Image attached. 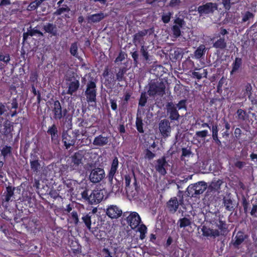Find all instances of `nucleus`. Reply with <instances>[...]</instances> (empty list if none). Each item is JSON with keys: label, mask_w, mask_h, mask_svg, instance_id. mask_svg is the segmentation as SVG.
<instances>
[{"label": "nucleus", "mask_w": 257, "mask_h": 257, "mask_svg": "<svg viewBox=\"0 0 257 257\" xmlns=\"http://www.w3.org/2000/svg\"><path fill=\"white\" fill-rule=\"evenodd\" d=\"M167 166V164L165 158L163 157L157 160V164L156 166V169L160 174L165 175L166 173L165 167Z\"/></svg>", "instance_id": "obj_19"}, {"label": "nucleus", "mask_w": 257, "mask_h": 257, "mask_svg": "<svg viewBox=\"0 0 257 257\" xmlns=\"http://www.w3.org/2000/svg\"><path fill=\"white\" fill-rule=\"evenodd\" d=\"M243 92V97L247 96L251 101L252 104H256V100L253 95L252 87L250 83H246L243 84L242 89Z\"/></svg>", "instance_id": "obj_10"}, {"label": "nucleus", "mask_w": 257, "mask_h": 257, "mask_svg": "<svg viewBox=\"0 0 257 257\" xmlns=\"http://www.w3.org/2000/svg\"><path fill=\"white\" fill-rule=\"evenodd\" d=\"M250 214L255 217H257V205H253L250 212Z\"/></svg>", "instance_id": "obj_56"}, {"label": "nucleus", "mask_w": 257, "mask_h": 257, "mask_svg": "<svg viewBox=\"0 0 257 257\" xmlns=\"http://www.w3.org/2000/svg\"><path fill=\"white\" fill-rule=\"evenodd\" d=\"M246 236L242 232H238L235 236L234 238L232 240L233 245L235 247L238 246L244 240Z\"/></svg>", "instance_id": "obj_23"}, {"label": "nucleus", "mask_w": 257, "mask_h": 257, "mask_svg": "<svg viewBox=\"0 0 257 257\" xmlns=\"http://www.w3.org/2000/svg\"><path fill=\"white\" fill-rule=\"evenodd\" d=\"M73 137L77 141V144L80 145L81 146L85 145L86 144L87 139H82L81 140L80 139V135L82 136H86L87 132L85 130H82L81 132L79 130H75L72 132Z\"/></svg>", "instance_id": "obj_14"}, {"label": "nucleus", "mask_w": 257, "mask_h": 257, "mask_svg": "<svg viewBox=\"0 0 257 257\" xmlns=\"http://www.w3.org/2000/svg\"><path fill=\"white\" fill-rule=\"evenodd\" d=\"M108 142V141L107 137L99 135L94 138L93 144L95 146H103L106 145Z\"/></svg>", "instance_id": "obj_26"}, {"label": "nucleus", "mask_w": 257, "mask_h": 257, "mask_svg": "<svg viewBox=\"0 0 257 257\" xmlns=\"http://www.w3.org/2000/svg\"><path fill=\"white\" fill-rule=\"evenodd\" d=\"M11 148L10 147L5 146L2 150V154L6 157L11 153Z\"/></svg>", "instance_id": "obj_45"}, {"label": "nucleus", "mask_w": 257, "mask_h": 257, "mask_svg": "<svg viewBox=\"0 0 257 257\" xmlns=\"http://www.w3.org/2000/svg\"><path fill=\"white\" fill-rule=\"evenodd\" d=\"M105 177V172L103 169L96 168L93 169L89 175L90 181L93 183H98L101 181Z\"/></svg>", "instance_id": "obj_7"}, {"label": "nucleus", "mask_w": 257, "mask_h": 257, "mask_svg": "<svg viewBox=\"0 0 257 257\" xmlns=\"http://www.w3.org/2000/svg\"><path fill=\"white\" fill-rule=\"evenodd\" d=\"M71 217L75 224H77L79 221L78 215L76 212L73 211L71 213Z\"/></svg>", "instance_id": "obj_54"}, {"label": "nucleus", "mask_w": 257, "mask_h": 257, "mask_svg": "<svg viewBox=\"0 0 257 257\" xmlns=\"http://www.w3.org/2000/svg\"><path fill=\"white\" fill-rule=\"evenodd\" d=\"M222 4L226 10H229L230 8V0H222Z\"/></svg>", "instance_id": "obj_58"}, {"label": "nucleus", "mask_w": 257, "mask_h": 257, "mask_svg": "<svg viewBox=\"0 0 257 257\" xmlns=\"http://www.w3.org/2000/svg\"><path fill=\"white\" fill-rule=\"evenodd\" d=\"M159 130L164 137H167L170 135L171 127L169 121L163 120L159 123Z\"/></svg>", "instance_id": "obj_13"}, {"label": "nucleus", "mask_w": 257, "mask_h": 257, "mask_svg": "<svg viewBox=\"0 0 257 257\" xmlns=\"http://www.w3.org/2000/svg\"><path fill=\"white\" fill-rule=\"evenodd\" d=\"M78 47L76 43H73L70 47V53L71 54L76 56L77 55V52Z\"/></svg>", "instance_id": "obj_43"}, {"label": "nucleus", "mask_w": 257, "mask_h": 257, "mask_svg": "<svg viewBox=\"0 0 257 257\" xmlns=\"http://www.w3.org/2000/svg\"><path fill=\"white\" fill-rule=\"evenodd\" d=\"M122 211L115 205H110L107 209V215L111 218H116L120 216Z\"/></svg>", "instance_id": "obj_15"}, {"label": "nucleus", "mask_w": 257, "mask_h": 257, "mask_svg": "<svg viewBox=\"0 0 257 257\" xmlns=\"http://www.w3.org/2000/svg\"><path fill=\"white\" fill-rule=\"evenodd\" d=\"M82 220L88 229H90L91 221V217L89 215H86L82 217Z\"/></svg>", "instance_id": "obj_37"}, {"label": "nucleus", "mask_w": 257, "mask_h": 257, "mask_svg": "<svg viewBox=\"0 0 257 257\" xmlns=\"http://www.w3.org/2000/svg\"><path fill=\"white\" fill-rule=\"evenodd\" d=\"M155 157V154L151 151L147 150L146 154V157L149 159H152Z\"/></svg>", "instance_id": "obj_60"}, {"label": "nucleus", "mask_w": 257, "mask_h": 257, "mask_svg": "<svg viewBox=\"0 0 257 257\" xmlns=\"http://www.w3.org/2000/svg\"><path fill=\"white\" fill-rule=\"evenodd\" d=\"M124 73L125 71L123 69L119 70L118 73L116 74V78L118 81H121L122 79Z\"/></svg>", "instance_id": "obj_51"}, {"label": "nucleus", "mask_w": 257, "mask_h": 257, "mask_svg": "<svg viewBox=\"0 0 257 257\" xmlns=\"http://www.w3.org/2000/svg\"><path fill=\"white\" fill-rule=\"evenodd\" d=\"M191 224V221L190 219L186 217H184L180 219L178 221V224L180 227H185L190 225Z\"/></svg>", "instance_id": "obj_34"}, {"label": "nucleus", "mask_w": 257, "mask_h": 257, "mask_svg": "<svg viewBox=\"0 0 257 257\" xmlns=\"http://www.w3.org/2000/svg\"><path fill=\"white\" fill-rule=\"evenodd\" d=\"M241 17L242 23L247 22V23L249 24L251 21L253 19L254 15L249 11H246L241 14Z\"/></svg>", "instance_id": "obj_28"}, {"label": "nucleus", "mask_w": 257, "mask_h": 257, "mask_svg": "<svg viewBox=\"0 0 257 257\" xmlns=\"http://www.w3.org/2000/svg\"><path fill=\"white\" fill-rule=\"evenodd\" d=\"M125 58L124 55L121 53H120L117 57L115 59V62H121Z\"/></svg>", "instance_id": "obj_59"}, {"label": "nucleus", "mask_w": 257, "mask_h": 257, "mask_svg": "<svg viewBox=\"0 0 257 257\" xmlns=\"http://www.w3.org/2000/svg\"><path fill=\"white\" fill-rule=\"evenodd\" d=\"M10 61V55L7 54L6 55H4L3 54H0V61H3L6 63H8Z\"/></svg>", "instance_id": "obj_48"}, {"label": "nucleus", "mask_w": 257, "mask_h": 257, "mask_svg": "<svg viewBox=\"0 0 257 257\" xmlns=\"http://www.w3.org/2000/svg\"><path fill=\"white\" fill-rule=\"evenodd\" d=\"M241 59L239 58H236L234 62L232 64V69L231 71V74L236 72L241 65Z\"/></svg>", "instance_id": "obj_33"}, {"label": "nucleus", "mask_w": 257, "mask_h": 257, "mask_svg": "<svg viewBox=\"0 0 257 257\" xmlns=\"http://www.w3.org/2000/svg\"><path fill=\"white\" fill-rule=\"evenodd\" d=\"M237 118L243 120L246 117V112L241 109H238L236 112Z\"/></svg>", "instance_id": "obj_39"}, {"label": "nucleus", "mask_w": 257, "mask_h": 257, "mask_svg": "<svg viewBox=\"0 0 257 257\" xmlns=\"http://www.w3.org/2000/svg\"><path fill=\"white\" fill-rule=\"evenodd\" d=\"M201 230L204 236L215 238L224 233L226 230V224L221 220H216L214 223H212L211 228L203 226Z\"/></svg>", "instance_id": "obj_1"}, {"label": "nucleus", "mask_w": 257, "mask_h": 257, "mask_svg": "<svg viewBox=\"0 0 257 257\" xmlns=\"http://www.w3.org/2000/svg\"><path fill=\"white\" fill-rule=\"evenodd\" d=\"M83 156L80 153H75L71 157L70 168L72 170L80 169L83 164Z\"/></svg>", "instance_id": "obj_9"}, {"label": "nucleus", "mask_w": 257, "mask_h": 257, "mask_svg": "<svg viewBox=\"0 0 257 257\" xmlns=\"http://www.w3.org/2000/svg\"><path fill=\"white\" fill-rule=\"evenodd\" d=\"M39 5L36 3V1H34L31 3L29 6V8L30 10H35L36 9Z\"/></svg>", "instance_id": "obj_62"}, {"label": "nucleus", "mask_w": 257, "mask_h": 257, "mask_svg": "<svg viewBox=\"0 0 257 257\" xmlns=\"http://www.w3.org/2000/svg\"><path fill=\"white\" fill-rule=\"evenodd\" d=\"M174 23L175 25L172 27L173 34L175 38H178L181 35L180 29L184 25L185 22L182 19L178 18L175 19Z\"/></svg>", "instance_id": "obj_12"}, {"label": "nucleus", "mask_w": 257, "mask_h": 257, "mask_svg": "<svg viewBox=\"0 0 257 257\" xmlns=\"http://www.w3.org/2000/svg\"><path fill=\"white\" fill-rule=\"evenodd\" d=\"M207 72L206 69L201 68H196L195 71L192 73V76L198 80L203 77H206Z\"/></svg>", "instance_id": "obj_22"}, {"label": "nucleus", "mask_w": 257, "mask_h": 257, "mask_svg": "<svg viewBox=\"0 0 257 257\" xmlns=\"http://www.w3.org/2000/svg\"><path fill=\"white\" fill-rule=\"evenodd\" d=\"M81 194L82 198L91 204L99 203L104 197L103 192L101 190L92 191L86 190L82 192Z\"/></svg>", "instance_id": "obj_3"}, {"label": "nucleus", "mask_w": 257, "mask_h": 257, "mask_svg": "<svg viewBox=\"0 0 257 257\" xmlns=\"http://www.w3.org/2000/svg\"><path fill=\"white\" fill-rule=\"evenodd\" d=\"M177 107L179 109L185 108L186 109V100H182L177 104Z\"/></svg>", "instance_id": "obj_55"}, {"label": "nucleus", "mask_w": 257, "mask_h": 257, "mask_svg": "<svg viewBox=\"0 0 257 257\" xmlns=\"http://www.w3.org/2000/svg\"><path fill=\"white\" fill-rule=\"evenodd\" d=\"M29 34L30 36H35L36 35H39L40 36H42L43 33L41 32L39 30H38L37 28H35L33 29H31L29 30Z\"/></svg>", "instance_id": "obj_42"}, {"label": "nucleus", "mask_w": 257, "mask_h": 257, "mask_svg": "<svg viewBox=\"0 0 257 257\" xmlns=\"http://www.w3.org/2000/svg\"><path fill=\"white\" fill-rule=\"evenodd\" d=\"M96 84L90 81L87 85L85 95L88 102H94L96 100Z\"/></svg>", "instance_id": "obj_5"}, {"label": "nucleus", "mask_w": 257, "mask_h": 257, "mask_svg": "<svg viewBox=\"0 0 257 257\" xmlns=\"http://www.w3.org/2000/svg\"><path fill=\"white\" fill-rule=\"evenodd\" d=\"M141 52L143 55V56L144 57L146 60H148L149 58V55L148 53L147 52V49L145 48V47L143 45L142 46Z\"/></svg>", "instance_id": "obj_49"}, {"label": "nucleus", "mask_w": 257, "mask_h": 257, "mask_svg": "<svg viewBox=\"0 0 257 257\" xmlns=\"http://www.w3.org/2000/svg\"><path fill=\"white\" fill-rule=\"evenodd\" d=\"M109 181L112 186L111 192L115 194L119 192L121 188V183L116 179L113 181L112 179V181Z\"/></svg>", "instance_id": "obj_27"}, {"label": "nucleus", "mask_w": 257, "mask_h": 257, "mask_svg": "<svg viewBox=\"0 0 257 257\" xmlns=\"http://www.w3.org/2000/svg\"><path fill=\"white\" fill-rule=\"evenodd\" d=\"M138 227V231L140 232V233H146L147 232V227L144 224H141L139 225Z\"/></svg>", "instance_id": "obj_53"}, {"label": "nucleus", "mask_w": 257, "mask_h": 257, "mask_svg": "<svg viewBox=\"0 0 257 257\" xmlns=\"http://www.w3.org/2000/svg\"><path fill=\"white\" fill-rule=\"evenodd\" d=\"M218 128L216 124L213 125L212 126V135H218Z\"/></svg>", "instance_id": "obj_64"}, {"label": "nucleus", "mask_w": 257, "mask_h": 257, "mask_svg": "<svg viewBox=\"0 0 257 257\" xmlns=\"http://www.w3.org/2000/svg\"><path fill=\"white\" fill-rule=\"evenodd\" d=\"M147 101V99L145 95H142L139 101V105L142 106H145Z\"/></svg>", "instance_id": "obj_57"}, {"label": "nucleus", "mask_w": 257, "mask_h": 257, "mask_svg": "<svg viewBox=\"0 0 257 257\" xmlns=\"http://www.w3.org/2000/svg\"><path fill=\"white\" fill-rule=\"evenodd\" d=\"M164 86L162 83L152 84L149 90L150 95H154L155 94L162 95L164 92Z\"/></svg>", "instance_id": "obj_11"}, {"label": "nucleus", "mask_w": 257, "mask_h": 257, "mask_svg": "<svg viewBox=\"0 0 257 257\" xmlns=\"http://www.w3.org/2000/svg\"><path fill=\"white\" fill-rule=\"evenodd\" d=\"M136 123V126H137V130L140 133H143L144 132V130H143V127L142 120L141 119H140L138 117H137Z\"/></svg>", "instance_id": "obj_41"}, {"label": "nucleus", "mask_w": 257, "mask_h": 257, "mask_svg": "<svg viewBox=\"0 0 257 257\" xmlns=\"http://www.w3.org/2000/svg\"><path fill=\"white\" fill-rule=\"evenodd\" d=\"M222 181L220 180H214L212 181L209 185L208 190L210 191H217L220 189V187L222 184Z\"/></svg>", "instance_id": "obj_30"}, {"label": "nucleus", "mask_w": 257, "mask_h": 257, "mask_svg": "<svg viewBox=\"0 0 257 257\" xmlns=\"http://www.w3.org/2000/svg\"><path fill=\"white\" fill-rule=\"evenodd\" d=\"M40 166V165L38 160H34L31 162V168L34 171L37 172Z\"/></svg>", "instance_id": "obj_40"}, {"label": "nucleus", "mask_w": 257, "mask_h": 257, "mask_svg": "<svg viewBox=\"0 0 257 257\" xmlns=\"http://www.w3.org/2000/svg\"><path fill=\"white\" fill-rule=\"evenodd\" d=\"M213 47L216 48L223 49L226 47V43L224 37H220L213 44Z\"/></svg>", "instance_id": "obj_31"}, {"label": "nucleus", "mask_w": 257, "mask_h": 257, "mask_svg": "<svg viewBox=\"0 0 257 257\" xmlns=\"http://www.w3.org/2000/svg\"><path fill=\"white\" fill-rule=\"evenodd\" d=\"M205 47L204 45L200 46L195 52V57L196 59L200 58L204 54Z\"/></svg>", "instance_id": "obj_35"}, {"label": "nucleus", "mask_w": 257, "mask_h": 257, "mask_svg": "<svg viewBox=\"0 0 257 257\" xmlns=\"http://www.w3.org/2000/svg\"><path fill=\"white\" fill-rule=\"evenodd\" d=\"M167 112L170 114V118L172 120H177L179 114L175 105L172 102H169L167 105Z\"/></svg>", "instance_id": "obj_17"}, {"label": "nucleus", "mask_w": 257, "mask_h": 257, "mask_svg": "<svg viewBox=\"0 0 257 257\" xmlns=\"http://www.w3.org/2000/svg\"><path fill=\"white\" fill-rule=\"evenodd\" d=\"M191 154V152L190 150L183 148L182 149V156L187 157L189 156Z\"/></svg>", "instance_id": "obj_63"}, {"label": "nucleus", "mask_w": 257, "mask_h": 257, "mask_svg": "<svg viewBox=\"0 0 257 257\" xmlns=\"http://www.w3.org/2000/svg\"><path fill=\"white\" fill-rule=\"evenodd\" d=\"M208 135V131L207 130H204L202 131H198L196 133V136L198 137L204 138Z\"/></svg>", "instance_id": "obj_47"}, {"label": "nucleus", "mask_w": 257, "mask_h": 257, "mask_svg": "<svg viewBox=\"0 0 257 257\" xmlns=\"http://www.w3.org/2000/svg\"><path fill=\"white\" fill-rule=\"evenodd\" d=\"M172 13L169 12L167 13H164L162 16V20L164 23H168L171 19Z\"/></svg>", "instance_id": "obj_38"}, {"label": "nucleus", "mask_w": 257, "mask_h": 257, "mask_svg": "<svg viewBox=\"0 0 257 257\" xmlns=\"http://www.w3.org/2000/svg\"><path fill=\"white\" fill-rule=\"evenodd\" d=\"M227 34H228L227 31L226 29L221 28L220 30L219 33L217 35L216 37L217 38L220 37L221 35H222L223 37V36H224L225 35H226Z\"/></svg>", "instance_id": "obj_61"}, {"label": "nucleus", "mask_w": 257, "mask_h": 257, "mask_svg": "<svg viewBox=\"0 0 257 257\" xmlns=\"http://www.w3.org/2000/svg\"><path fill=\"white\" fill-rule=\"evenodd\" d=\"M207 187V185L205 182H199L197 183L189 185L187 188V191L189 195L193 196L195 195L203 193Z\"/></svg>", "instance_id": "obj_4"}, {"label": "nucleus", "mask_w": 257, "mask_h": 257, "mask_svg": "<svg viewBox=\"0 0 257 257\" xmlns=\"http://www.w3.org/2000/svg\"><path fill=\"white\" fill-rule=\"evenodd\" d=\"M168 207L169 211L171 212L174 213L175 212L179 206V203L176 197H174L171 198L168 202Z\"/></svg>", "instance_id": "obj_24"}, {"label": "nucleus", "mask_w": 257, "mask_h": 257, "mask_svg": "<svg viewBox=\"0 0 257 257\" xmlns=\"http://www.w3.org/2000/svg\"><path fill=\"white\" fill-rule=\"evenodd\" d=\"M125 179V185L126 187V190L127 192L128 188L130 186V183L131 181V177L129 175H125L124 177Z\"/></svg>", "instance_id": "obj_50"}, {"label": "nucleus", "mask_w": 257, "mask_h": 257, "mask_svg": "<svg viewBox=\"0 0 257 257\" xmlns=\"http://www.w3.org/2000/svg\"><path fill=\"white\" fill-rule=\"evenodd\" d=\"M54 117L55 119H60L62 117V108L59 101H55L53 107Z\"/></svg>", "instance_id": "obj_20"}, {"label": "nucleus", "mask_w": 257, "mask_h": 257, "mask_svg": "<svg viewBox=\"0 0 257 257\" xmlns=\"http://www.w3.org/2000/svg\"><path fill=\"white\" fill-rule=\"evenodd\" d=\"M44 29L46 32L55 36L57 34V28L55 26L51 24H48L44 26Z\"/></svg>", "instance_id": "obj_32"}, {"label": "nucleus", "mask_w": 257, "mask_h": 257, "mask_svg": "<svg viewBox=\"0 0 257 257\" xmlns=\"http://www.w3.org/2000/svg\"><path fill=\"white\" fill-rule=\"evenodd\" d=\"M106 16L107 15L100 12L88 15L87 17V20L89 23H96L104 19Z\"/></svg>", "instance_id": "obj_18"}, {"label": "nucleus", "mask_w": 257, "mask_h": 257, "mask_svg": "<svg viewBox=\"0 0 257 257\" xmlns=\"http://www.w3.org/2000/svg\"><path fill=\"white\" fill-rule=\"evenodd\" d=\"M57 128L54 124L50 127L47 131V133L51 136L52 139H55L57 138Z\"/></svg>", "instance_id": "obj_36"}, {"label": "nucleus", "mask_w": 257, "mask_h": 257, "mask_svg": "<svg viewBox=\"0 0 257 257\" xmlns=\"http://www.w3.org/2000/svg\"><path fill=\"white\" fill-rule=\"evenodd\" d=\"M180 0H171L169 6L172 8L178 7L180 4Z\"/></svg>", "instance_id": "obj_46"}, {"label": "nucleus", "mask_w": 257, "mask_h": 257, "mask_svg": "<svg viewBox=\"0 0 257 257\" xmlns=\"http://www.w3.org/2000/svg\"><path fill=\"white\" fill-rule=\"evenodd\" d=\"M126 221L132 229H135L140 225L141 219L136 212H131L126 217Z\"/></svg>", "instance_id": "obj_6"}, {"label": "nucleus", "mask_w": 257, "mask_h": 257, "mask_svg": "<svg viewBox=\"0 0 257 257\" xmlns=\"http://www.w3.org/2000/svg\"><path fill=\"white\" fill-rule=\"evenodd\" d=\"M150 31H151V30H144L136 34L134 37V43L136 45L142 44L143 37L146 36Z\"/></svg>", "instance_id": "obj_21"}, {"label": "nucleus", "mask_w": 257, "mask_h": 257, "mask_svg": "<svg viewBox=\"0 0 257 257\" xmlns=\"http://www.w3.org/2000/svg\"><path fill=\"white\" fill-rule=\"evenodd\" d=\"M62 141L67 149L75 145L76 142L73 137L71 136L67 131L64 132L62 135Z\"/></svg>", "instance_id": "obj_16"}, {"label": "nucleus", "mask_w": 257, "mask_h": 257, "mask_svg": "<svg viewBox=\"0 0 257 257\" xmlns=\"http://www.w3.org/2000/svg\"><path fill=\"white\" fill-rule=\"evenodd\" d=\"M118 165V161L116 157L114 158L112 161L111 168L108 175V179L112 181L113 176L116 173Z\"/></svg>", "instance_id": "obj_25"}, {"label": "nucleus", "mask_w": 257, "mask_h": 257, "mask_svg": "<svg viewBox=\"0 0 257 257\" xmlns=\"http://www.w3.org/2000/svg\"><path fill=\"white\" fill-rule=\"evenodd\" d=\"M102 256L103 257H112L111 252L109 250L106 248H103L102 250Z\"/></svg>", "instance_id": "obj_52"}, {"label": "nucleus", "mask_w": 257, "mask_h": 257, "mask_svg": "<svg viewBox=\"0 0 257 257\" xmlns=\"http://www.w3.org/2000/svg\"><path fill=\"white\" fill-rule=\"evenodd\" d=\"M5 195L4 196V200L7 202L12 201L14 197V189L12 187L9 186L7 188V191L5 193Z\"/></svg>", "instance_id": "obj_29"}, {"label": "nucleus", "mask_w": 257, "mask_h": 257, "mask_svg": "<svg viewBox=\"0 0 257 257\" xmlns=\"http://www.w3.org/2000/svg\"><path fill=\"white\" fill-rule=\"evenodd\" d=\"M224 204L226 209L228 210H231L233 208L232 202L230 199H224Z\"/></svg>", "instance_id": "obj_44"}, {"label": "nucleus", "mask_w": 257, "mask_h": 257, "mask_svg": "<svg viewBox=\"0 0 257 257\" xmlns=\"http://www.w3.org/2000/svg\"><path fill=\"white\" fill-rule=\"evenodd\" d=\"M217 9V5L215 3H207L198 8V13L200 15L212 13Z\"/></svg>", "instance_id": "obj_8"}, {"label": "nucleus", "mask_w": 257, "mask_h": 257, "mask_svg": "<svg viewBox=\"0 0 257 257\" xmlns=\"http://www.w3.org/2000/svg\"><path fill=\"white\" fill-rule=\"evenodd\" d=\"M66 84L68 89L62 92V94H69L72 95L79 87V78L75 73L68 71L66 76Z\"/></svg>", "instance_id": "obj_2"}]
</instances>
